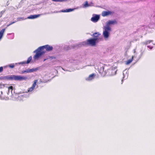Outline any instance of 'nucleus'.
Listing matches in <instances>:
<instances>
[{
  "label": "nucleus",
  "mask_w": 155,
  "mask_h": 155,
  "mask_svg": "<svg viewBox=\"0 0 155 155\" xmlns=\"http://www.w3.org/2000/svg\"><path fill=\"white\" fill-rule=\"evenodd\" d=\"M49 58H51V59H55L56 58L54 56L49 57Z\"/></svg>",
  "instance_id": "nucleus-31"
},
{
  "label": "nucleus",
  "mask_w": 155,
  "mask_h": 155,
  "mask_svg": "<svg viewBox=\"0 0 155 155\" xmlns=\"http://www.w3.org/2000/svg\"><path fill=\"white\" fill-rule=\"evenodd\" d=\"M12 79L15 81H22L26 80L28 78L26 77L21 76L19 75H14L12 78Z\"/></svg>",
  "instance_id": "nucleus-4"
},
{
  "label": "nucleus",
  "mask_w": 155,
  "mask_h": 155,
  "mask_svg": "<svg viewBox=\"0 0 155 155\" xmlns=\"http://www.w3.org/2000/svg\"><path fill=\"white\" fill-rule=\"evenodd\" d=\"M74 10V9L71 8H69L68 9H66V10H61L59 12H72Z\"/></svg>",
  "instance_id": "nucleus-13"
},
{
  "label": "nucleus",
  "mask_w": 155,
  "mask_h": 155,
  "mask_svg": "<svg viewBox=\"0 0 155 155\" xmlns=\"http://www.w3.org/2000/svg\"><path fill=\"white\" fill-rule=\"evenodd\" d=\"M132 60H133L132 59H129V60H127L126 61V64H130V63H131L132 62Z\"/></svg>",
  "instance_id": "nucleus-21"
},
{
  "label": "nucleus",
  "mask_w": 155,
  "mask_h": 155,
  "mask_svg": "<svg viewBox=\"0 0 155 155\" xmlns=\"http://www.w3.org/2000/svg\"><path fill=\"white\" fill-rule=\"evenodd\" d=\"M104 68H103V71L102 72H101V71H99V73L101 74V75L102 77H104L105 76V71H104L103 69Z\"/></svg>",
  "instance_id": "nucleus-17"
},
{
  "label": "nucleus",
  "mask_w": 155,
  "mask_h": 155,
  "mask_svg": "<svg viewBox=\"0 0 155 155\" xmlns=\"http://www.w3.org/2000/svg\"><path fill=\"white\" fill-rule=\"evenodd\" d=\"M104 30L103 32V35L105 38H107L109 35V32L111 31V28L109 26H107L104 27Z\"/></svg>",
  "instance_id": "nucleus-3"
},
{
  "label": "nucleus",
  "mask_w": 155,
  "mask_h": 155,
  "mask_svg": "<svg viewBox=\"0 0 155 155\" xmlns=\"http://www.w3.org/2000/svg\"><path fill=\"white\" fill-rule=\"evenodd\" d=\"M29 73V69H27L25 71H22V73Z\"/></svg>",
  "instance_id": "nucleus-20"
},
{
  "label": "nucleus",
  "mask_w": 155,
  "mask_h": 155,
  "mask_svg": "<svg viewBox=\"0 0 155 155\" xmlns=\"http://www.w3.org/2000/svg\"><path fill=\"white\" fill-rule=\"evenodd\" d=\"M29 70V72H32L34 71H36L38 69L37 68H32V69H28Z\"/></svg>",
  "instance_id": "nucleus-18"
},
{
  "label": "nucleus",
  "mask_w": 155,
  "mask_h": 155,
  "mask_svg": "<svg viewBox=\"0 0 155 155\" xmlns=\"http://www.w3.org/2000/svg\"><path fill=\"white\" fill-rule=\"evenodd\" d=\"M113 70H110L109 71V72H110L111 73H112V72H113Z\"/></svg>",
  "instance_id": "nucleus-32"
},
{
  "label": "nucleus",
  "mask_w": 155,
  "mask_h": 155,
  "mask_svg": "<svg viewBox=\"0 0 155 155\" xmlns=\"http://www.w3.org/2000/svg\"><path fill=\"white\" fill-rule=\"evenodd\" d=\"M114 12L110 11H103L101 13V15L103 17L107 16L109 15H111L113 14Z\"/></svg>",
  "instance_id": "nucleus-7"
},
{
  "label": "nucleus",
  "mask_w": 155,
  "mask_h": 155,
  "mask_svg": "<svg viewBox=\"0 0 155 155\" xmlns=\"http://www.w3.org/2000/svg\"><path fill=\"white\" fill-rule=\"evenodd\" d=\"M8 67H9V68H13L15 67V66H14V64H9V65H8Z\"/></svg>",
  "instance_id": "nucleus-22"
},
{
  "label": "nucleus",
  "mask_w": 155,
  "mask_h": 155,
  "mask_svg": "<svg viewBox=\"0 0 155 155\" xmlns=\"http://www.w3.org/2000/svg\"><path fill=\"white\" fill-rule=\"evenodd\" d=\"M17 20V21H21V20H24V18H18Z\"/></svg>",
  "instance_id": "nucleus-26"
},
{
  "label": "nucleus",
  "mask_w": 155,
  "mask_h": 155,
  "mask_svg": "<svg viewBox=\"0 0 155 155\" xmlns=\"http://www.w3.org/2000/svg\"><path fill=\"white\" fill-rule=\"evenodd\" d=\"M10 25H9V24L8 25H7V27H8Z\"/></svg>",
  "instance_id": "nucleus-33"
},
{
  "label": "nucleus",
  "mask_w": 155,
  "mask_h": 155,
  "mask_svg": "<svg viewBox=\"0 0 155 155\" xmlns=\"http://www.w3.org/2000/svg\"><path fill=\"white\" fill-rule=\"evenodd\" d=\"M3 71V68L2 67H0V72H2Z\"/></svg>",
  "instance_id": "nucleus-29"
},
{
  "label": "nucleus",
  "mask_w": 155,
  "mask_h": 155,
  "mask_svg": "<svg viewBox=\"0 0 155 155\" xmlns=\"http://www.w3.org/2000/svg\"><path fill=\"white\" fill-rule=\"evenodd\" d=\"M153 41L152 40H148L143 42L142 43L143 45H146L150 44L151 42H152Z\"/></svg>",
  "instance_id": "nucleus-15"
},
{
  "label": "nucleus",
  "mask_w": 155,
  "mask_h": 155,
  "mask_svg": "<svg viewBox=\"0 0 155 155\" xmlns=\"http://www.w3.org/2000/svg\"><path fill=\"white\" fill-rule=\"evenodd\" d=\"M40 16L39 15H30V16L28 17V18L29 19H34Z\"/></svg>",
  "instance_id": "nucleus-14"
},
{
  "label": "nucleus",
  "mask_w": 155,
  "mask_h": 155,
  "mask_svg": "<svg viewBox=\"0 0 155 155\" xmlns=\"http://www.w3.org/2000/svg\"><path fill=\"white\" fill-rule=\"evenodd\" d=\"M5 12V11H2L0 13V18L2 16V15Z\"/></svg>",
  "instance_id": "nucleus-27"
},
{
  "label": "nucleus",
  "mask_w": 155,
  "mask_h": 155,
  "mask_svg": "<svg viewBox=\"0 0 155 155\" xmlns=\"http://www.w3.org/2000/svg\"><path fill=\"white\" fill-rule=\"evenodd\" d=\"M100 19V16L98 15H95L94 16L91 18V21L94 22H97Z\"/></svg>",
  "instance_id": "nucleus-9"
},
{
  "label": "nucleus",
  "mask_w": 155,
  "mask_h": 155,
  "mask_svg": "<svg viewBox=\"0 0 155 155\" xmlns=\"http://www.w3.org/2000/svg\"><path fill=\"white\" fill-rule=\"evenodd\" d=\"M101 35L98 33H95L93 34L94 39H96V41L98 42L102 40V38L100 37Z\"/></svg>",
  "instance_id": "nucleus-6"
},
{
  "label": "nucleus",
  "mask_w": 155,
  "mask_h": 155,
  "mask_svg": "<svg viewBox=\"0 0 155 155\" xmlns=\"http://www.w3.org/2000/svg\"><path fill=\"white\" fill-rule=\"evenodd\" d=\"M32 57L31 56H30V57H29L28 58L27 61H25L24 62H21L20 63L21 64H28L30 62V61H31V60H32Z\"/></svg>",
  "instance_id": "nucleus-11"
},
{
  "label": "nucleus",
  "mask_w": 155,
  "mask_h": 155,
  "mask_svg": "<svg viewBox=\"0 0 155 155\" xmlns=\"http://www.w3.org/2000/svg\"><path fill=\"white\" fill-rule=\"evenodd\" d=\"M95 76V75L94 74H92L90 75L86 79L87 81H91L94 78Z\"/></svg>",
  "instance_id": "nucleus-12"
},
{
  "label": "nucleus",
  "mask_w": 155,
  "mask_h": 155,
  "mask_svg": "<svg viewBox=\"0 0 155 155\" xmlns=\"http://www.w3.org/2000/svg\"><path fill=\"white\" fill-rule=\"evenodd\" d=\"M13 87L12 86H10L8 87V91H9L10 90H11V91L13 90Z\"/></svg>",
  "instance_id": "nucleus-25"
},
{
  "label": "nucleus",
  "mask_w": 155,
  "mask_h": 155,
  "mask_svg": "<svg viewBox=\"0 0 155 155\" xmlns=\"http://www.w3.org/2000/svg\"><path fill=\"white\" fill-rule=\"evenodd\" d=\"M147 47L149 49H150V50L152 49L153 48V47L152 46H151L149 45L147 46Z\"/></svg>",
  "instance_id": "nucleus-28"
},
{
  "label": "nucleus",
  "mask_w": 155,
  "mask_h": 155,
  "mask_svg": "<svg viewBox=\"0 0 155 155\" xmlns=\"http://www.w3.org/2000/svg\"><path fill=\"white\" fill-rule=\"evenodd\" d=\"M53 1L56 2H63L67 0H52Z\"/></svg>",
  "instance_id": "nucleus-24"
},
{
  "label": "nucleus",
  "mask_w": 155,
  "mask_h": 155,
  "mask_svg": "<svg viewBox=\"0 0 155 155\" xmlns=\"http://www.w3.org/2000/svg\"><path fill=\"white\" fill-rule=\"evenodd\" d=\"M97 42L96 41V39L93 38H91L87 39L85 43V44L91 46H94L96 45Z\"/></svg>",
  "instance_id": "nucleus-2"
},
{
  "label": "nucleus",
  "mask_w": 155,
  "mask_h": 155,
  "mask_svg": "<svg viewBox=\"0 0 155 155\" xmlns=\"http://www.w3.org/2000/svg\"><path fill=\"white\" fill-rule=\"evenodd\" d=\"M16 21L12 22H11L10 24H9V25H12V24L15 23V22H16Z\"/></svg>",
  "instance_id": "nucleus-30"
},
{
  "label": "nucleus",
  "mask_w": 155,
  "mask_h": 155,
  "mask_svg": "<svg viewBox=\"0 0 155 155\" xmlns=\"http://www.w3.org/2000/svg\"><path fill=\"white\" fill-rule=\"evenodd\" d=\"M38 81V80H35L34 81V83L32 85L31 87L28 88V92H32L34 89L36 85V83H37Z\"/></svg>",
  "instance_id": "nucleus-8"
},
{
  "label": "nucleus",
  "mask_w": 155,
  "mask_h": 155,
  "mask_svg": "<svg viewBox=\"0 0 155 155\" xmlns=\"http://www.w3.org/2000/svg\"><path fill=\"white\" fill-rule=\"evenodd\" d=\"M34 52L36 53V54L33 57L34 60H38L39 58L43 54L45 51H42L40 47L34 51Z\"/></svg>",
  "instance_id": "nucleus-1"
},
{
  "label": "nucleus",
  "mask_w": 155,
  "mask_h": 155,
  "mask_svg": "<svg viewBox=\"0 0 155 155\" xmlns=\"http://www.w3.org/2000/svg\"><path fill=\"white\" fill-rule=\"evenodd\" d=\"M117 24V22L116 20H109L107 24V26H109L110 25H114Z\"/></svg>",
  "instance_id": "nucleus-10"
},
{
  "label": "nucleus",
  "mask_w": 155,
  "mask_h": 155,
  "mask_svg": "<svg viewBox=\"0 0 155 155\" xmlns=\"http://www.w3.org/2000/svg\"><path fill=\"white\" fill-rule=\"evenodd\" d=\"M40 48H41L42 51H44V49H45L46 51H51L53 49L52 46L48 45H46L40 47Z\"/></svg>",
  "instance_id": "nucleus-5"
},
{
  "label": "nucleus",
  "mask_w": 155,
  "mask_h": 155,
  "mask_svg": "<svg viewBox=\"0 0 155 155\" xmlns=\"http://www.w3.org/2000/svg\"><path fill=\"white\" fill-rule=\"evenodd\" d=\"M5 28L3 29L0 31V40L3 36L4 33L5 31Z\"/></svg>",
  "instance_id": "nucleus-16"
},
{
  "label": "nucleus",
  "mask_w": 155,
  "mask_h": 155,
  "mask_svg": "<svg viewBox=\"0 0 155 155\" xmlns=\"http://www.w3.org/2000/svg\"><path fill=\"white\" fill-rule=\"evenodd\" d=\"M89 6L87 1H86L85 4L83 5V6L84 7H87Z\"/></svg>",
  "instance_id": "nucleus-19"
},
{
  "label": "nucleus",
  "mask_w": 155,
  "mask_h": 155,
  "mask_svg": "<svg viewBox=\"0 0 155 155\" xmlns=\"http://www.w3.org/2000/svg\"><path fill=\"white\" fill-rule=\"evenodd\" d=\"M3 97H4V96H3L2 94V92L1 91V89H0V97L2 98Z\"/></svg>",
  "instance_id": "nucleus-23"
}]
</instances>
